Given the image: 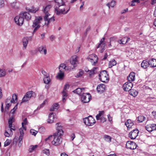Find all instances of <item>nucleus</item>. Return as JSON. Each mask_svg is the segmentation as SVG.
<instances>
[{
    "instance_id": "nucleus-63",
    "label": "nucleus",
    "mask_w": 156,
    "mask_h": 156,
    "mask_svg": "<svg viewBox=\"0 0 156 156\" xmlns=\"http://www.w3.org/2000/svg\"><path fill=\"white\" fill-rule=\"evenodd\" d=\"M59 69L60 72L64 73V71L66 69L62 68L60 69Z\"/></svg>"
},
{
    "instance_id": "nucleus-40",
    "label": "nucleus",
    "mask_w": 156,
    "mask_h": 156,
    "mask_svg": "<svg viewBox=\"0 0 156 156\" xmlns=\"http://www.w3.org/2000/svg\"><path fill=\"white\" fill-rule=\"evenodd\" d=\"M37 145L34 146H31L29 149V151L30 152H32L35 150L37 147Z\"/></svg>"
},
{
    "instance_id": "nucleus-37",
    "label": "nucleus",
    "mask_w": 156,
    "mask_h": 156,
    "mask_svg": "<svg viewBox=\"0 0 156 156\" xmlns=\"http://www.w3.org/2000/svg\"><path fill=\"white\" fill-rule=\"evenodd\" d=\"M43 80L45 83L46 84L49 83L50 80L49 76H47L44 77Z\"/></svg>"
},
{
    "instance_id": "nucleus-44",
    "label": "nucleus",
    "mask_w": 156,
    "mask_h": 156,
    "mask_svg": "<svg viewBox=\"0 0 156 156\" xmlns=\"http://www.w3.org/2000/svg\"><path fill=\"white\" fill-rule=\"evenodd\" d=\"M27 119L25 118L23 120V122H22V129H23L25 130H26V128L23 125L24 124L26 125L27 124Z\"/></svg>"
},
{
    "instance_id": "nucleus-22",
    "label": "nucleus",
    "mask_w": 156,
    "mask_h": 156,
    "mask_svg": "<svg viewBox=\"0 0 156 156\" xmlns=\"http://www.w3.org/2000/svg\"><path fill=\"white\" fill-rule=\"evenodd\" d=\"M149 66L151 67H154L156 66V60L152 58L148 61Z\"/></svg>"
},
{
    "instance_id": "nucleus-5",
    "label": "nucleus",
    "mask_w": 156,
    "mask_h": 156,
    "mask_svg": "<svg viewBox=\"0 0 156 156\" xmlns=\"http://www.w3.org/2000/svg\"><path fill=\"white\" fill-rule=\"evenodd\" d=\"M81 100L83 103L88 102L91 98L90 94L89 93H83L81 95Z\"/></svg>"
},
{
    "instance_id": "nucleus-60",
    "label": "nucleus",
    "mask_w": 156,
    "mask_h": 156,
    "mask_svg": "<svg viewBox=\"0 0 156 156\" xmlns=\"http://www.w3.org/2000/svg\"><path fill=\"white\" fill-rule=\"evenodd\" d=\"M105 46H103V47H101V46L100 48H101L100 50V52L101 53H102L103 52V51L105 50Z\"/></svg>"
},
{
    "instance_id": "nucleus-32",
    "label": "nucleus",
    "mask_w": 156,
    "mask_h": 156,
    "mask_svg": "<svg viewBox=\"0 0 156 156\" xmlns=\"http://www.w3.org/2000/svg\"><path fill=\"white\" fill-rule=\"evenodd\" d=\"M105 40V37L102 38L100 41V43L99 44L98 47H97V48H99L101 46V47H103V46H105L106 45V44L105 43H103Z\"/></svg>"
},
{
    "instance_id": "nucleus-46",
    "label": "nucleus",
    "mask_w": 156,
    "mask_h": 156,
    "mask_svg": "<svg viewBox=\"0 0 156 156\" xmlns=\"http://www.w3.org/2000/svg\"><path fill=\"white\" fill-rule=\"evenodd\" d=\"M43 152L48 156L50 154V151L48 149H44L43 150Z\"/></svg>"
},
{
    "instance_id": "nucleus-3",
    "label": "nucleus",
    "mask_w": 156,
    "mask_h": 156,
    "mask_svg": "<svg viewBox=\"0 0 156 156\" xmlns=\"http://www.w3.org/2000/svg\"><path fill=\"white\" fill-rule=\"evenodd\" d=\"M42 20V18L41 16L36 17V19L34 21L32 25V27L33 28H35L33 31V33L35 32L41 26L39 23H40Z\"/></svg>"
},
{
    "instance_id": "nucleus-54",
    "label": "nucleus",
    "mask_w": 156,
    "mask_h": 156,
    "mask_svg": "<svg viewBox=\"0 0 156 156\" xmlns=\"http://www.w3.org/2000/svg\"><path fill=\"white\" fill-rule=\"evenodd\" d=\"M4 1L3 0H0V8H1L4 6Z\"/></svg>"
},
{
    "instance_id": "nucleus-45",
    "label": "nucleus",
    "mask_w": 156,
    "mask_h": 156,
    "mask_svg": "<svg viewBox=\"0 0 156 156\" xmlns=\"http://www.w3.org/2000/svg\"><path fill=\"white\" fill-rule=\"evenodd\" d=\"M84 73L83 71V70H80L79 72L77 74V75L76 76V77H80L83 75Z\"/></svg>"
},
{
    "instance_id": "nucleus-38",
    "label": "nucleus",
    "mask_w": 156,
    "mask_h": 156,
    "mask_svg": "<svg viewBox=\"0 0 156 156\" xmlns=\"http://www.w3.org/2000/svg\"><path fill=\"white\" fill-rule=\"evenodd\" d=\"M38 8H34V7H32L31 9H27V10L28 11L33 13H35L38 10Z\"/></svg>"
},
{
    "instance_id": "nucleus-33",
    "label": "nucleus",
    "mask_w": 156,
    "mask_h": 156,
    "mask_svg": "<svg viewBox=\"0 0 156 156\" xmlns=\"http://www.w3.org/2000/svg\"><path fill=\"white\" fill-rule=\"evenodd\" d=\"M12 102L13 104H15L17 101V95L16 94H14L12 96Z\"/></svg>"
},
{
    "instance_id": "nucleus-39",
    "label": "nucleus",
    "mask_w": 156,
    "mask_h": 156,
    "mask_svg": "<svg viewBox=\"0 0 156 156\" xmlns=\"http://www.w3.org/2000/svg\"><path fill=\"white\" fill-rule=\"evenodd\" d=\"M6 74V71L4 69H0V77L5 76Z\"/></svg>"
},
{
    "instance_id": "nucleus-12",
    "label": "nucleus",
    "mask_w": 156,
    "mask_h": 156,
    "mask_svg": "<svg viewBox=\"0 0 156 156\" xmlns=\"http://www.w3.org/2000/svg\"><path fill=\"white\" fill-rule=\"evenodd\" d=\"M136 144L133 141H129L126 143V147L127 148L134 150L136 149Z\"/></svg>"
},
{
    "instance_id": "nucleus-62",
    "label": "nucleus",
    "mask_w": 156,
    "mask_h": 156,
    "mask_svg": "<svg viewBox=\"0 0 156 156\" xmlns=\"http://www.w3.org/2000/svg\"><path fill=\"white\" fill-rule=\"evenodd\" d=\"M59 106V104L57 103H56L53 104L52 106V107H57L58 106Z\"/></svg>"
},
{
    "instance_id": "nucleus-56",
    "label": "nucleus",
    "mask_w": 156,
    "mask_h": 156,
    "mask_svg": "<svg viewBox=\"0 0 156 156\" xmlns=\"http://www.w3.org/2000/svg\"><path fill=\"white\" fill-rule=\"evenodd\" d=\"M115 2L114 1H112L111 2L110 4V6L112 7H113L115 5Z\"/></svg>"
},
{
    "instance_id": "nucleus-4",
    "label": "nucleus",
    "mask_w": 156,
    "mask_h": 156,
    "mask_svg": "<svg viewBox=\"0 0 156 156\" xmlns=\"http://www.w3.org/2000/svg\"><path fill=\"white\" fill-rule=\"evenodd\" d=\"M83 121L86 125L89 126L93 125L96 122L95 119L91 116L83 118Z\"/></svg>"
},
{
    "instance_id": "nucleus-61",
    "label": "nucleus",
    "mask_w": 156,
    "mask_h": 156,
    "mask_svg": "<svg viewBox=\"0 0 156 156\" xmlns=\"http://www.w3.org/2000/svg\"><path fill=\"white\" fill-rule=\"evenodd\" d=\"M58 110V108H51L49 110L51 111H55Z\"/></svg>"
},
{
    "instance_id": "nucleus-57",
    "label": "nucleus",
    "mask_w": 156,
    "mask_h": 156,
    "mask_svg": "<svg viewBox=\"0 0 156 156\" xmlns=\"http://www.w3.org/2000/svg\"><path fill=\"white\" fill-rule=\"evenodd\" d=\"M41 72L43 75L45 76V77L47 76H49L48 74H47L45 71L43 70L41 71Z\"/></svg>"
},
{
    "instance_id": "nucleus-15",
    "label": "nucleus",
    "mask_w": 156,
    "mask_h": 156,
    "mask_svg": "<svg viewBox=\"0 0 156 156\" xmlns=\"http://www.w3.org/2000/svg\"><path fill=\"white\" fill-rule=\"evenodd\" d=\"M69 86L68 84H66L64 87V90L62 92V101L63 102H65L66 100V98L67 97L68 95L66 92V90L69 88Z\"/></svg>"
},
{
    "instance_id": "nucleus-17",
    "label": "nucleus",
    "mask_w": 156,
    "mask_h": 156,
    "mask_svg": "<svg viewBox=\"0 0 156 156\" xmlns=\"http://www.w3.org/2000/svg\"><path fill=\"white\" fill-rule=\"evenodd\" d=\"M105 85L101 84L98 86L97 90L98 92L101 93L105 90Z\"/></svg>"
},
{
    "instance_id": "nucleus-30",
    "label": "nucleus",
    "mask_w": 156,
    "mask_h": 156,
    "mask_svg": "<svg viewBox=\"0 0 156 156\" xmlns=\"http://www.w3.org/2000/svg\"><path fill=\"white\" fill-rule=\"evenodd\" d=\"M116 64V62L114 59H112L111 61L109 62V68H112L113 66Z\"/></svg>"
},
{
    "instance_id": "nucleus-64",
    "label": "nucleus",
    "mask_w": 156,
    "mask_h": 156,
    "mask_svg": "<svg viewBox=\"0 0 156 156\" xmlns=\"http://www.w3.org/2000/svg\"><path fill=\"white\" fill-rule=\"evenodd\" d=\"M153 15L154 17H156V5L155 6L154 11V12Z\"/></svg>"
},
{
    "instance_id": "nucleus-28",
    "label": "nucleus",
    "mask_w": 156,
    "mask_h": 156,
    "mask_svg": "<svg viewBox=\"0 0 156 156\" xmlns=\"http://www.w3.org/2000/svg\"><path fill=\"white\" fill-rule=\"evenodd\" d=\"M84 90V88H78L76 89L73 91V92L76 93L78 94H80L81 96L82 94V92H83V91Z\"/></svg>"
},
{
    "instance_id": "nucleus-59",
    "label": "nucleus",
    "mask_w": 156,
    "mask_h": 156,
    "mask_svg": "<svg viewBox=\"0 0 156 156\" xmlns=\"http://www.w3.org/2000/svg\"><path fill=\"white\" fill-rule=\"evenodd\" d=\"M47 101L46 100H45L41 104V107H42L44 106V105L46 104L47 103Z\"/></svg>"
},
{
    "instance_id": "nucleus-42",
    "label": "nucleus",
    "mask_w": 156,
    "mask_h": 156,
    "mask_svg": "<svg viewBox=\"0 0 156 156\" xmlns=\"http://www.w3.org/2000/svg\"><path fill=\"white\" fill-rule=\"evenodd\" d=\"M64 76V73L61 72L59 71L58 73V75L57 76V77H58L59 79H62L63 77Z\"/></svg>"
},
{
    "instance_id": "nucleus-43",
    "label": "nucleus",
    "mask_w": 156,
    "mask_h": 156,
    "mask_svg": "<svg viewBox=\"0 0 156 156\" xmlns=\"http://www.w3.org/2000/svg\"><path fill=\"white\" fill-rule=\"evenodd\" d=\"M104 138L105 140L108 142H110L111 140V137L108 135H105L104 136Z\"/></svg>"
},
{
    "instance_id": "nucleus-25",
    "label": "nucleus",
    "mask_w": 156,
    "mask_h": 156,
    "mask_svg": "<svg viewBox=\"0 0 156 156\" xmlns=\"http://www.w3.org/2000/svg\"><path fill=\"white\" fill-rule=\"evenodd\" d=\"M125 124L128 128H130L133 126L134 124L131 120L128 119L127 121L125 122Z\"/></svg>"
},
{
    "instance_id": "nucleus-21",
    "label": "nucleus",
    "mask_w": 156,
    "mask_h": 156,
    "mask_svg": "<svg viewBox=\"0 0 156 156\" xmlns=\"http://www.w3.org/2000/svg\"><path fill=\"white\" fill-rule=\"evenodd\" d=\"M55 117L54 115L53 112L50 113L48 116V122L49 123H51L54 122V119Z\"/></svg>"
},
{
    "instance_id": "nucleus-1",
    "label": "nucleus",
    "mask_w": 156,
    "mask_h": 156,
    "mask_svg": "<svg viewBox=\"0 0 156 156\" xmlns=\"http://www.w3.org/2000/svg\"><path fill=\"white\" fill-rule=\"evenodd\" d=\"M56 132L54 133L53 135H50L45 139V141H47L53 138V140L51 141L52 144L55 146H58L62 143V138L61 136L63 134V131L62 129V126L60 123H57L56 124Z\"/></svg>"
},
{
    "instance_id": "nucleus-34",
    "label": "nucleus",
    "mask_w": 156,
    "mask_h": 156,
    "mask_svg": "<svg viewBox=\"0 0 156 156\" xmlns=\"http://www.w3.org/2000/svg\"><path fill=\"white\" fill-rule=\"evenodd\" d=\"M137 121L139 122H142L146 119V118L143 115H140L137 118Z\"/></svg>"
},
{
    "instance_id": "nucleus-26",
    "label": "nucleus",
    "mask_w": 156,
    "mask_h": 156,
    "mask_svg": "<svg viewBox=\"0 0 156 156\" xmlns=\"http://www.w3.org/2000/svg\"><path fill=\"white\" fill-rule=\"evenodd\" d=\"M19 131L20 132V135L19 137V141H20V143H21V142H23L22 140L23 139V136L24 134L23 130V129H22V128H21L19 129Z\"/></svg>"
},
{
    "instance_id": "nucleus-8",
    "label": "nucleus",
    "mask_w": 156,
    "mask_h": 156,
    "mask_svg": "<svg viewBox=\"0 0 156 156\" xmlns=\"http://www.w3.org/2000/svg\"><path fill=\"white\" fill-rule=\"evenodd\" d=\"M33 94H34V93L32 91H30L27 92L23 98V102L25 103L28 101L29 100H30Z\"/></svg>"
},
{
    "instance_id": "nucleus-11",
    "label": "nucleus",
    "mask_w": 156,
    "mask_h": 156,
    "mask_svg": "<svg viewBox=\"0 0 156 156\" xmlns=\"http://www.w3.org/2000/svg\"><path fill=\"white\" fill-rule=\"evenodd\" d=\"M51 7V5H47L45 7H43V12L45 14L44 19H47V17H48L50 14L49 13V12L50 9Z\"/></svg>"
},
{
    "instance_id": "nucleus-50",
    "label": "nucleus",
    "mask_w": 156,
    "mask_h": 156,
    "mask_svg": "<svg viewBox=\"0 0 156 156\" xmlns=\"http://www.w3.org/2000/svg\"><path fill=\"white\" fill-rule=\"evenodd\" d=\"M30 133L32 135H34V136H35L37 133V131H36L33 129H31L30 131Z\"/></svg>"
},
{
    "instance_id": "nucleus-6",
    "label": "nucleus",
    "mask_w": 156,
    "mask_h": 156,
    "mask_svg": "<svg viewBox=\"0 0 156 156\" xmlns=\"http://www.w3.org/2000/svg\"><path fill=\"white\" fill-rule=\"evenodd\" d=\"M99 76L100 80L103 82H105L108 79V75L107 73V71L105 70L101 72L99 75Z\"/></svg>"
},
{
    "instance_id": "nucleus-49",
    "label": "nucleus",
    "mask_w": 156,
    "mask_h": 156,
    "mask_svg": "<svg viewBox=\"0 0 156 156\" xmlns=\"http://www.w3.org/2000/svg\"><path fill=\"white\" fill-rule=\"evenodd\" d=\"M96 69V68H94L92 70H88V71H87L86 70L85 71L86 72H89V75L90 76H91L92 74L95 73L94 72Z\"/></svg>"
},
{
    "instance_id": "nucleus-47",
    "label": "nucleus",
    "mask_w": 156,
    "mask_h": 156,
    "mask_svg": "<svg viewBox=\"0 0 156 156\" xmlns=\"http://www.w3.org/2000/svg\"><path fill=\"white\" fill-rule=\"evenodd\" d=\"M13 122V118H10V119L8 121V123L9 124V127H12V123Z\"/></svg>"
},
{
    "instance_id": "nucleus-18",
    "label": "nucleus",
    "mask_w": 156,
    "mask_h": 156,
    "mask_svg": "<svg viewBox=\"0 0 156 156\" xmlns=\"http://www.w3.org/2000/svg\"><path fill=\"white\" fill-rule=\"evenodd\" d=\"M21 14L22 15L23 19H25L27 20H30L31 16L30 13L27 12H22Z\"/></svg>"
},
{
    "instance_id": "nucleus-19",
    "label": "nucleus",
    "mask_w": 156,
    "mask_h": 156,
    "mask_svg": "<svg viewBox=\"0 0 156 156\" xmlns=\"http://www.w3.org/2000/svg\"><path fill=\"white\" fill-rule=\"evenodd\" d=\"M5 102L6 105V107H9L10 106H13L12 105L13 103L12 102V99L11 97H9L5 100Z\"/></svg>"
},
{
    "instance_id": "nucleus-58",
    "label": "nucleus",
    "mask_w": 156,
    "mask_h": 156,
    "mask_svg": "<svg viewBox=\"0 0 156 156\" xmlns=\"http://www.w3.org/2000/svg\"><path fill=\"white\" fill-rule=\"evenodd\" d=\"M17 108H13L10 111V113L12 114H14L16 111Z\"/></svg>"
},
{
    "instance_id": "nucleus-36",
    "label": "nucleus",
    "mask_w": 156,
    "mask_h": 156,
    "mask_svg": "<svg viewBox=\"0 0 156 156\" xmlns=\"http://www.w3.org/2000/svg\"><path fill=\"white\" fill-rule=\"evenodd\" d=\"M130 94L134 97L136 96L138 94V92L136 90H131L129 92Z\"/></svg>"
},
{
    "instance_id": "nucleus-27",
    "label": "nucleus",
    "mask_w": 156,
    "mask_h": 156,
    "mask_svg": "<svg viewBox=\"0 0 156 156\" xmlns=\"http://www.w3.org/2000/svg\"><path fill=\"white\" fill-rule=\"evenodd\" d=\"M28 37H24L22 40L23 48L26 49L28 43Z\"/></svg>"
},
{
    "instance_id": "nucleus-14",
    "label": "nucleus",
    "mask_w": 156,
    "mask_h": 156,
    "mask_svg": "<svg viewBox=\"0 0 156 156\" xmlns=\"http://www.w3.org/2000/svg\"><path fill=\"white\" fill-rule=\"evenodd\" d=\"M138 133L139 131L137 129H134L129 133V137L132 139H135L138 136Z\"/></svg>"
},
{
    "instance_id": "nucleus-41",
    "label": "nucleus",
    "mask_w": 156,
    "mask_h": 156,
    "mask_svg": "<svg viewBox=\"0 0 156 156\" xmlns=\"http://www.w3.org/2000/svg\"><path fill=\"white\" fill-rule=\"evenodd\" d=\"M55 3V5H58L64 4L62 0H54Z\"/></svg>"
},
{
    "instance_id": "nucleus-24",
    "label": "nucleus",
    "mask_w": 156,
    "mask_h": 156,
    "mask_svg": "<svg viewBox=\"0 0 156 156\" xmlns=\"http://www.w3.org/2000/svg\"><path fill=\"white\" fill-rule=\"evenodd\" d=\"M141 67L144 69H146L149 66L148 61H147L146 60H144L141 64Z\"/></svg>"
},
{
    "instance_id": "nucleus-55",
    "label": "nucleus",
    "mask_w": 156,
    "mask_h": 156,
    "mask_svg": "<svg viewBox=\"0 0 156 156\" xmlns=\"http://www.w3.org/2000/svg\"><path fill=\"white\" fill-rule=\"evenodd\" d=\"M99 120H100L101 122H104L106 121V119L104 117H103L102 116L101 118H100Z\"/></svg>"
},
{
    "instance_id": "nucleus-35",
    "label": "nucleus",
    "mask_w": 156,
    "mask_h": 156,
    "mask_svg": "<svg viewBox=\"0 0 156 156\" xmlns=\"http://www.w3.org/2000/svg\"><path fill=\"white\" fill-rule=\"evenodd\" d=\"M104 113L103 111H99V113L96 116V119L97 120H99L100 118L102 117V115L104 114Z\"/></svg>"
},
{
    "instance_id": "nucleus-9",
    "label": "nucleus",
    "mask_w": 156,
    "mask_h": 156,
    "mask_svg": "<svg viewBox=\"0 0 156 156\" xmlns=\"http://www.w3.org/2000/svg\"><path fill=\"white\" fill-rule=\"evenodd\" d=\"M87 59L92 63L93 65H94L98 61V58L97 55L94 54H92L89 55L87 58Z\"/></svg>"
},
{
    "instance_id": "nucleus-51",
    "label": "nucleus",
    "mask_w": 156,
    "mask_h": 156,
    "mask_svg": "<svg viewBox=\"0 0 156 156\" xmlns=\"http://www.w3.org/2000/svg\"><path fill=\"white\" fill-rule=\"evenodd\" d=\"M24 102H23V101H21L20 102H18L15 106H14V107H17L18 106L20 107L21 106V105L23 104Z\"/></svg>"
},
{
    "instance_id": "nucleus-53",
    "label": "nucleus",
    "mask_w": 156,
    "mask_h": 156,
    "mask_svg": "<svg viewBox=\"0 0 156 156\" xmlns=\"http://www.w3.org/2000/svg\"><path fill=\"white\" fill-rule=\"evenodd\" d=\"M66 66L64 64L62 63L60 65L58 69H60L62 68L66 69Z\"/></svg>"
},
{
    "instance_id": "nucleus-23",
    "label": "nucleus",
    "mask_w": 156,
    "mask_h": 156,
    "mask_svg": "<svg viewBox=\"0 0 156 156\" xmlns=\"http://www.w3.org/2000/svg\"><path fill=\"white\" fill-rule=\"evenodd\" d=\"M127 80L129 82L135 80V74L134 73H131L127 77Z\"/></svg>"
},
{
    "instance_id": "nucleus-10",
    "label": "nucleus",
    "mask_w": 156,
    "mask_h": 156,
    "mask_svg": "<svg viewBox=\"0 0 156 156\" xmlns=\"http://www.w3.org/2000/svg\"><path fill=\"white\" fill-rule=\"evenodd\" d=\"M78 57L76 55L73 56L70 59V62L71 64L73 66V68L76 66V65L78 63Z\"/></svg>"
},
{
    "instance_id": "nucleus-13",
    "label": "nucleus",
    "mask_w": 156,
    "mask_h": 156,
    "mask_svg": "<svg viewBox=\"0 0 156 156\" xmlns=\"http://www.w3.org/2000/svg\"><path fill=\"white\" fill-rule=\"evenodd\" d=\"M133 86V84L131 82H127L123 85V88L125 91H129L131 90Z\"/></svg>"
},
{
    "instance_id": "nucleus-31",
    "label": "nucleus",
    "mask_w": 156,
    "mask_h": 156,
    "mask_svg": "<svg viewBox=\"0 0 156 156\" xmlns=\"http://www.w3.org/2000/svg\"><path fill=\"white\" fill-rule=\"evenodd\" d=\"M13 134L11 130H9V129L8 130H5V132L4 133L5 136L7 137L12 136Z\"/></svg>"
},
{
    "instance_id": "nucleus-16",
    "label": "nucleus",
    "mask_w": 156,
    "mask_h": 156,
    "mask_svg": "<svg viewBox=\"0 0 156 156\" xmlns=\"http://www.w3.org/2000/svg\"><path fill=\"white\" fill-rule=\"evenodd\" d=\"M146 129L149 132H152L156 129V125L155 124H149L146 126Z\"/></svg>"
},
{
    "instance_id": "nucleus-29",
    "label": "nucleus",
    "mask_w": 156,
    "mask_h": 156,
    "mask_svg": "<svg viewBox=\"0 0 156 156\" xmlns=\"http://www.w3.org/2000/svg\"><path fill=\"white\" fill-rule=\"evenodd\" d=\"M44 20L45 21H47V23H46V22H45V24H46L47 26H48L50 22H53L55 20L54 17H51L50 18H49L48 17H47V19H45L44 17Z\"/></svg>"
},
{
    "instance_id": "nucleus-7",
    "label": "nucleus",
    "mask_w": 156,
    "mask_h": 156,
    "mask_svg": "<svg viewBox=\"0 0 156 156\" xmlns=\"http://www.w3.org/2000/svg\"><path fill=\"white\" fill-rule=\"evenodd\" d=\"M16 23L19 26H21L23 23L24 19L22 14L20 13L19 16H17L14 18Z\"/></svg>"
},
{
    "instance_id": "nucleus-52",
    "label": "nucleus",
    "mask_w": 156,
    "mask_h": 156,
    "mask_svg": "<svg viewBox=\"0 0 156 156\" xmlns=\"http://www.w3.org/2000/svg\"><path fill=\"white\" fill-rule=\"evenodd\" d=\"M39 132L41 133H43L45 131V129L43 127H41L39 129Z\"/></svg>"
},
{
    "instance_id": "nucleus-48",
    "label": "nucleus",
    "mask_w": 156,
    "mask_h": 156,
    "mask_svg": "<svg viewBox=\"0 0 156 156\" xmlns=\"http://www.w3.org/2000/svg\"><path fill=\"white\" fill-rule=\"evenodd\" d=\"M11 142V141L9 139H7L4 143V146L6 147L8 146L10 144Z\"/></svg>"
},
{
    "instance_id": "nucleus-20",
    "label": "nucleus",
    "mask_w": 156,
    "mask_h": 156,
    "mask_svg": "<svg viewBox=\"0 0 156 156\" xmlns=\"http://www.w3.org/2000/svg\"><path fill=\"white\" fill-rule=\"evenodd\" d=\"M38 51L41 54H44L45 55L47 54V51L45 46H41L39 47Z\"/></svg>"
},
{
    "instance_id": "nucleus-2",
    "label": "nucleus",
    "mask_w": 156,
    "mask_h": 156,
    "mask_svg": "<svg viewBox=\"0 0 156 156\" xmlns=\"http://www.w3.org/2000/svg\"><path fill=\"white\" fill-rule=\"evenodd\" d=\"M66 5L65 4H63L58 5H55V12L57 15H59L61 13L66 14L69 11V10L70 7H68L66 9L67 10L65 11Z\"/></svg>"
}]
</instances>
